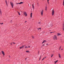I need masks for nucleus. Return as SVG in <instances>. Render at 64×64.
I'll return each mask as SVG.
<instances>
[{"label": "nucleus", "mask_w": 64, "mask_h": 64, "mask_svg": "<svg viewBox=\"0 0 64 64\" xmlns=\"http://www.w3.org/2000/svg\"><path fill=\"white\" fill-rule=\"evenodd\" d=\"M53 39L54 40H57V36L55 35L53 37Z\"/></svg>", "instance_id": "1"}, {"label": "nucleus", "mask_w": 64, "mask_h": 64, "mask_svg": "<svg viewBox=\"0 0 64 64\" xmlns=\"http://www.w3.org/2000/svg\"><path fill=\"white\" fill-rule=\"evenodd\" d=\"M10 4L11 6H12V8H13L14 4H13V2H10Z\"/></svg>", "instance_id": "2"}, {"label": "nucleus", "mask_w": 64, "mask_h": 64, "mask_svg": "<svg viewBox=\"0 0 64 64\" xmlns=\"http://www.w3.org/2000/svg\"><path fill=\"white\" fill-rule=\"evenodd\" d=\"M54 14V10H52V15H53Z\"/></svg>", "instance_id": "3"}, {"label": "nucleus", "mask_w": 64, "mask_h": 64, "mask_svg": "<svg viewBox=\"0 0 64 64\" xmlns=\"http://www.w3.org/2000/svg\"><path fill=\"white\" fill-rule=\"evenodd\" d=\"M23 2H21L20 3H16V4H23Z\"/></svg>", "instance_id": "4"}, {"label": "nucleus", "mask_w": 64, "mask_h": 64, "mask_svg": "<svg viewBox=\"0 0 64 64\" xmlns=\"http://www.w3.org/2000/svg\"><path fill=\"white\" fill-rule=\"evenodd\" d=\"M24 14L26 16H27V14L26 13V12H24Z\"/></svg>", "instance_id": "5"}, {"label": "nucleus", "mask_w": 64, "mask_h": 64, "mask_svg": "<svg viewBox=\"0 0 64 64\" xmlns=\"http://www.w3.org/2000/svg\"><path fill=\"white\" fill-rule=\"evenodd\" d=\"M43 10H42V11L41 12V15L42 16L43 15Z\"/></svg>", "instance_id": "6"}, {"label": "nucleus", "mask_w": 64, "mask_h": 64, "mask_svg": "<svg viewBox=\"0 0 64 64\" xmlns=\"http://www.w3.org/2000/svg\"><path fill=\"white\" fill-rule=\"evenodd\" d=\"M58 55L59 57L60 58H61V55L60 54H58Z\"/></svg>", "instance_id": "7"}, {"label": "nucleus", "mask_w": 64, "mask_h": 64, "mask_svg": "<svg viewBox=\"0 0 64 64\" xmlns=\"http://www.w3.org/2000/svg\"><path fill=\"white\" fill-rule=\"evenodd\" d=\"M24 47V46L23 45L22 47H20V49H22V48H23Z\"/></svg>", "instance_id": "8"}, {"label": "nucleus", "mask_w": 64, "mask_h": 64, "mask_svg": "<svg viewBox=\"0 0 64 64\" xmlns=\"http://www.w3.org/2000/svg\"><path fill=\"white\" fill-rule=\"evenodd\" d=\"M6 4L7 6H8V4H7V0H5V1Z\"/></svg>", "instance_id": "9"}, {"label": "nucleus", "mask_w": 64, "mask_h": 64, "mask_svg": "<svg viewBox=\"0 0 64 64\" xmlns=\"http://www.w3.org/2000/svg\"><path fill=\"white\" fill-rule=\"evenodd\" d=\"M2 54H3L4 55H5V54H4V52L3 51H2Z\"/></svg>", "instance_id": "10"}, {"label": "nucleus", "mask_w": 64, "mask_h": 64, "mask_svg": "<svg viewBox=\"0 0 64 64\" xmlns=\"http://www.w3.org/2000/svg\"><path fill=\"white\" fill-rule=\"evenodd\" d=\"M47 6H46L45 8V10L46 11H47Z\"/></svg>", "instance_id": "11"}, {"label": "nucleus", "mask_w": 64, "mask_h": 64, "mask_svg": "<svg viewBox=\"0 0 64 64\" xmlns=\"http://www.w3.org/2000/svg\"><path fill=\"white\" fill-rule=\"evenodd\" d=\"M46 42V40H44L42 43V44H43L44 43H45V42Z\"/></svg>", "instance_id": "12"}, {"label": "nucleus", "mask_w": 64, "mask_h": 64, "mask_svg": "<svg viewBox=\"0 0 64 64\" xmlns=\"http://www.w3.org/2000/svg\"><path fill=\"white\" fill-rule=\"evenodd\" d=\"M63 30H64V24H63Z\"/></svg>", "instance_id": "13"}, {"label": "nucleus", "mask_w": 64, "mask_h": 64, "mask_svg": "<svg viewBox=\"0 0 64 64\" xmlns=\"http://www.w3.org/2000/svg\"><path fill=\"white\" fill-rule=\"evenodd\" d=\"M58 60H56V61H54L55 64H56V63L57 62H58Z\"/></svg>", "instance_id": "14"}, {"label": "nucleus", "mask_w": 64, "mask_h": 64, "mask_svg": "<svg viewBox=\"0 0 64 64\" xmlns=\"http://www.w3.org/2000/svg\"><path fill=\"white\" fill-rule=\"evenodd\" d=\"M0 15H2V12H1V9H0Z\"/></svg>", "instance_id": "15"}, {"label": "nucleus", "mask_w": 64, "mask_h": 64, "mask_svg": "<svg viewBox=\"0 0 64 64\" xmlns=\"http://www.w3.org/2000/svg\"><path fill=\"white\" fill-rule=\"evenodd\" d=\"M58 36H59V35H61V34H60V33H58Z\"/></svg>", "instance_id": "16"}, {"label": "nucleus", "mask_w": 64, "mask_h": 64, "mask_svg": "<svg viewBox=\"0 0 64 64\" xmlns=\"http://www.w3.org/2000/svg\"><path fill=\"white\" fill-rule=\"evenodd\" d=\"M32 5V7L33 8V9H34V6L33 4Z\"/></svg>", "instance_id": "17"}, {"label": "nucleus", "mask_w": 64, "mask_h": 64, "mask_svg": "<svg viewBox=\"0 0 64 64\" xmlns=\"http://www.w3.org/2000/svg\"><path fill=\"white\" fill-rule=\"evenodd\" d=\"M32 13H31L30 14V17L31 18H32Z\"/></svg>", "instance_id": "18"}, {"label": "nucleus", "mask_w": 64, "mask_h": 64, "mask_svg": "<svg viewBox=\"0 0 64 64\" xmlns=\"http://www.w3.org/2000/svg\"><path fill=\"white\" fill-rule=\"evenodd\" d=\"M18 14H19V15H20V13H19V12L18 11Z\"/></svg>", "instance_id": "19"}, {"label": "nucleus", "mask_w": 64, "mask_h": 64, "mask_svg": "<svg viewBox=\"0 0 64 64\" xmlns=\"http://www.w3.org/2000/svg\"><path fill=\"white\" fill-rule=\"evenodd\" d=\"M26 53H28V52H29L28 51V50L26 51Z\"/></svg>", "instance_id": "20"}, {"label": "nucleus", "mask_w": 64, "mask_h": 64, "mask_svg": "<svg viewBox=\"0 0 64 64\" xmlns=\"http://www.w3.org/2000/svg\"><path fill=\"white\" fill-rule=\"evenodd\" d=\"M63 5L64 6V0H63Z\"/></svg>", "instance_id": "21"}, {"label": "nucleus", "mask_w": 64, "mask_h": 64, "mask_svg": "<svg viewBox=\"0 0 64 64\" xmlns=\"http://www.w3.org/2000/svg\"><path fill=\"white\" fill-rule=\"evenodd\" d=\"M41 29V28H38V30H39V29H40V30Z\"/></svg>", "instance_id": "22"}, {"label": "nucleus", "mask_w": 64, "mask_h": 64, "mask_svg": "<svg viewBox=\"0 0 64 64\" xmlns=\"http://www.w3.org/2000/svg\"><path fill=\"white\" fill-rule=\"evenodd\" d=\"M42 56H40V59H39V60H40V59H41V57Z\"/></svg>", "instance_id": "23"}, {"label": "nucleus", "mask_w": 64, "mask_h": 64, "mask_svg": "<svg viewBox=\"0 0 64 64\" xmlns=\"http://www.w3.org/2000/svg\"><path fill=\"white\" fill-rule=\"evenodd\" d=\"M0 24H1V25H2V24H3V23H0Z\"/></svg>", "instance_id": "24"}, {"label": "nucleus", "mask_w": 64, "mask_h": 64, "mask_svg": "<svg viewBox=\"0 0 64 64\" xmlns=\"http://www.w3.org/2000/svg\"><path fill=\"white\" fill-rule=\"evenodd\" d=\"M32 38H33V39H34V37L33 36H32Z\"/></svg>", "instance_id": "25"}, {"label": "nucleus", "mask_w": 64, "mask_h": 64, "mask_svg": "<svg viewBox=\"0 0 64 64\" xmlns=\"http://www.w3.org/2000/svg\"><path fill=\"white\" fill-rule=\"evenodd\" d=\"M44 59H45V58H43L42 60V61H43V60H44Z\"/></svg>", "instance_id": "26"}, {"label": "nucleus", "mask_w": 64, "mask_h": 64, "mask_svg": "<svg viewBox=\"0 0 64 64\" xmlns=\"http://www.w3.org/2000/svg\"><path fill=\"white\" fill-rule=\"evenodd\" d=\"M28 48V47L27 46H26L25 47V48Z\"/></svg>", "instance_id": "27"}, {"label": "nucleus", "mask_w": 64, "mask_h": 64, "mask_svg": "<svg viewBox=\"0 0 64 64\" xmlns=\"http://www.w3.org/2000/svg\"><path fill=\"white\" fill-rule=\"evenodd\" d=\"M13 44V42H12V43H11L10 44H11V45H12V44Z\"/></svg>", "instance_id": "28"}, {"label": "nucleus", "mask_w": 64, "mask_h": 64, "mask_svg": "<svg viewBox=\"0 0 64 64\" xmlns=\"http://www.w3.org/2000/svg\"><path fill=\"white\" fill-rule=\"evenodd\" d=\"M53 56V54L52 55V56H51V58L52 57V56Z\"/></svg>", "instance_id": "29"}, {"label": "nucleus", "mask_w": 64, "mask_h": 64, "mask_svg": "<svg viewBox=\"0 0 64 64\" xmlns=\"http://www.w3.org/2000/svg\"><path fill=\"white\" fill-rule=\"evenodd\" d=\"M61 48V46H60V49H59V50H60V49Z\"/></svg>", "instance_id": "30"}, {"label": "nucleus", "mask_w": 64, "mask_h": 64, "mask_svg": "<svg viewBox=\"0 0 64 64\" xmlns=\"http://www.w3.org/2000/svg\"><path fill=\"white\" fill-rule=\"evenodd\" d=\"M54 33V32H50V33Z\"/></svg>", "instance_id": "31"}, {"label": "nucleus", "mask_w": 64, "mask_h": 64, "mask_svg": "<svg viewBox=\"0 0 64 64\" xmlns=\"http://www.w3.org/2000/svg\"><path fill=\"white\" fill-rule=\"evenodd\" d=\"M27 22V21H26L25 22V23H26V22Z\"/></svg>", "instance_id": "32"}, {"label": "nucleus", "mask_w": 64, "mask_h": 64, "mask_svg": "<svg viewBox=\"0 0 64 64\" xmlns=\"http://www.w3.org/2000/svg\"><path fill=\"white\" fill-rule=\"evenodd\" d=\"M13 44H15V43H14V42H12Z\"/></svg>", "instance_id": "33"}, {"label": "nucleus", "mask_w": 64, "mask_h": 64, "mask_svg": "<svg viewBox=\"0 0 64 64\" xmlns=\"http://www.w3.org/2000/svg\"><path fill=\"white\" fill-rule=\"evenodd\" d=\"M27 58H26L25 59V60H26L27 59Z\"/></svg>", "instance_id": "34"}, {"label": "nucleus", "mask_w": 64, "mask_h": 64, "mask_svg": "<svg viewBox=\"0 0 64 64\" xmlns=\"http://www.w3.org/2000/svg\"><path fill=\"white\" fill-rule=\"evenodd\" d=\"M61 50H63V49H61Z\"/></svg>", "instance_id": "35"}, {"label": "nucleus", "mask_w": 64, "mask_h": 64, "mask_svg": "<svg viewBox=\"0 0 64 64\" xmlns=\"http://www.w3.org/2000/svg\"><path fill=\"white\" fill-rule=\"evenodd\" d=\"M30 46H28V48H30Z\"/></svg>", "instance_id": "36"}, {"label": "nucleus", "mask_w": 64, "mask_h": 64, "mask_svg": "<svg viewBox=\"0 0 64 64\" xmlns=\"http://www.w3.org/2000/svg\"><path fill=\"white\" fill-rule=\"evenodd\" d=\"M46 58V57H44V58Z\"/></svg>", "instance_id": "37"}, {"label": "nucleus", "mask_w": 64, "mask_h": 64, "mask_svg": "<svg viewBox=\"0 0 64 64\" xmlns=\"http://www.w3.org/2000/svg\"><path fill=\"white\" fill-rule=\"evenodd\" d=\"M9 57H10V56H9Z\"/></svg>", "instance_id": "38"}, {"label": "nucleus", "mask_w": 64, "mask_h": 64, "mask_svg": "<svg viewBox=\"0 0 64 64\" xmlns=\"http://www.w3.org/2000/svg\"><path fill=\"white\" fill-rule=\"evenodd\" d=\"M48 2V4H49V2Z\"/></svg>", "instance_id": "39"}, {"label": "nucleus", "mask_w": 64, "mask_h": 64, "mask_svg": "<svg viewBox=\"0 0 64 64\" xmlns=\"http://www.w3.org/2000/svg\"><path fill=\"white\" fill-rule=\"evenodd\" d=\"M46 45H48V44H46Z\"/></svg>", "instance_id": "40"}, {"label": "nucleus", "mask_w": 64, "mask_h": 64, "mask_svg": "<svg viewBox=\"0 0 64 64\" xmlns=\"http://www.w3.org/2000/svg\"><path fill=\"white\" fill-rule=\"evenodd\" d=\"M42 45L43 46H44V44H43Z\"/></svg>", "instance_id": "41"}, {"label": "nucleus", "mask_w": 64, "mask_h": 64, "mask_svg": "<svg viewBox=\"0 0 64 64\" xmlns=\"http://www.w3.org/2000/svg\"><path fill=\"white\" fill-rule=\"evenodd\" d=\"M49 1V0H48V2Z\"/></svg>", "instance_id": "42"}, {"label": "nucleus", "mask_w": 64, "mask_h": 64, "mask_svg": "<svg viewBox=\"0 0 64 64\" xmlns=\"http://www.w3.org/2000/svg\"><path fill=\"white\" fill-rule=\"evenodd\" d=\"M38 23H40V22Z\"/></svg>", "instance_id": "43"}, {"label": "nucleus", "mask_w": 64, "mask_h": 64, "mask_svg": "<svg viewBox=\"0 0 64 64\" xmlns=\"http://www.w3.org/2000/svg\"><path fill=\"white\" fill-rule=\"evenodd\" d=\"M11 21H12V20H11Z\"/></svg>", "instance_id": "44"}]
</instances>
